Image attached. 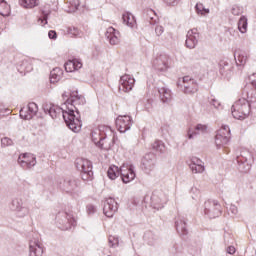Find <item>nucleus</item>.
<instances>
[{
	"label": "nucleus",
	"instance_id": "1",
	"mask_svg": "<svg viewBox=\"0 0 256 256\" xmlns=\"http://www.w3.org/2000/svg\"><path fill=\"white\" fill-rule=\"evenodd\" d=\"M44 111L53 119H57L62 115L67 127H69V129L74 133H79L83 127L82 121L76 120V123H73V115L69 114V108H67V105L65 104H62V107L50 104V106L46 107Z\"/></svg>",
	"mask_w": 256,
	"mask_h": 256
},
{
	"label": "nucleus",
	"instance_id": "2",
	"mask_svg": "<svg viewBox=\"0 0 256 256\" xmlns=\"http://www.w3.org/2000/svg\"><path fill=\"white\" fill-rule=\"evenodd\" d=\"M62 97L64 100L66 99L64 105H66L69 115H72L73 117L72 123H77V120L81 121V114H79V108L85 105V97L83 95H79V92L77 90L71 91L69 94H67V92H64L62 94Z\"/></svg>",
	"mask_w": 256,
	"mask_h": 256
},
{
	"label": "nucleus",
	"instance_id": "3",
	"mask_svg": "<svg viewBox=\"0 0 256 256\" xmlns=\"http://www.w3.org/2000/svg\"><path fill=\"white\" fill-rule=\"evenodd\" d=\"M107 175L112 181L121 175L123 183H131L135 179V170L133 169V165H123L120 169L117 166H110Z\"/></svg>",
	"mask_w": 256,
	"mask_h": 256
},
{
	"label": "nucleus",
	"instance_id": "4",
	"mask_svg": "<svg viewBox=\"0 0 256 256\" xmlns=\"http://www.w3.org/2000/svg\"><path fill=\"white\" fill-rule=\"evenodd\" d=\"M231 111L234 119H247L251 113V104L245 98L239 99L232 105Z\"/></svg>",
	"mask_w": 256,
	"mask_h": 256
},
{
	"label": "nucleus",
	"instance_id": "5",
	"mask_svg": "<svg viewBox=\"0 0 256 256\" xmlns=\"http://www.w3.org/2000/svg\"><path fill=\"white\" fill-rule=\"evenodd\" d=\"M75 165L80 171L83 181H91L93 179V163L91 161L85 158H77Z\"/></svg>",
	"mask_w": 256,
	"mask_h": 256
},
{
	"label": "nucleus",
	"instance_id": "6",
	"mask_svg": "<svg viewBox=\"0 0 256 256\" xmlns=\"http://www.w3.org/2000/svg\"><path fill=\"white\" fill-rule=\"evenodd\" d=\"M56 225L62 231H67L68 229H71V227H75V225H77V221H75V218H73L71 214L62 211L58 212L56 215Z\"/></svg>",
	"mask_w": 256,
	"mask_h": 256
},
{
	"label": "nucleus",
	"instance_id": "7",
	"mask_svg": "<svg viewBox=\"0 0 256 256\" xmlns=\"http://www.w3.org/2000/svg\"><path fill=\"white\" fill-rule=\"evenodd\" d=\"M177 86L181 87L183 93L186 95H193L199 91V85L195 81V79L190 76H184L177 81Z\"/></svg>",
	"mask_w": 256,
	"mask_h": 256
},
{
	"label": "nucleus",
	"instance_id": "8",
	"mask_svg": "<svg viewBox=\"0 0 256 256\" xmlns=\"http://www.w3.org/2000/svg\"><path fill=\"white\" fill-rule=\"evenodd\" d=\"M80 181L77 178H65L58 183L59 189L68 193V195H77L79 193Z\"/></svg>",
	"mask_w": 256,
	"mask_h": 256
},
{
	"label": "nucleus",
	"instance_id": "9",
	"mask_svg": "<svg viewBox=\"0 0 256 256\" xmlns=\"http://www.w3.org/2000/svg\"><path fill=\"white\" fill-rule=\"evenodd\" d=\"M221 204L217 200H207L204 203V215L209 219H215L221 215Z\"/></svg>",
	"mask_w": 256,
	"mask_h": 256
},
{
	"label": "nucleus",
	"instance_id": "10",
	"mask_svg": "<svg viewBox=\"0 0 256 256\" xmlns=\"http://www.w3.org/2000/svg\"><path fill=\"white\" fill-rule=\"evenodd\" d=\"M231 139V129L227 125H223L216 133L215 143L218 149L225 147Z\"/></svg>",
	"mask_w": 256,
	"mask_h": 256
},
{
	"label": "nucleus",
	"instance_id": "11",
	"mask_svg": "<svg viewBox=\"0 0 256 256\" xmlns=\"http://www.w3.org/2000/svg\"><path fill=\"white\" fill-rule=\"evenodd\" d=\"M253 159V156L251 155V152L249 150L244 149L241 150L240 154L236 156V161L239 165V169L241 171L247 172L249 169H251V160Z\"/></svg>",
	"mask_w": 256,
	"mask_h": 256
},
{
	"label": "nucleus",
	"instance_id": "12",
	"mask_svg": "<svg viewBox=\"0 0 256 256\" xmlns=\"http://www.w3.org/2000/svg\"><path fill=\"white\" fill-rule=\"evenodd\" d=\"M18 163L23 169H33L37 165V157L31 153H24L18 157Z\"/></svg>",
	"mask_w": 256,
	"mask_h": 256
},
{
	"label": "nucleus",
	"instance_id": "13",
	"mask_svg": "<svg viewBox=\"0 0 256 256\" xmlns=\"http://www.w3.org/2000/svg\"><path fill=\"white\" fill-rule=\"evenodd\" d=\"M38 111L39 106H37V104L34 102H30L26 107L21 108L20 117L21 119L30 121V119H33L35 115H37Z\"/></svg>",
	"mask_w": 256,
	"mask_h": 256
},
{
	"label": "nucleus",
	"instance_id": "14",
	"mask_svg": "<svg viewBox=\"0 0 256 256\" xmlns=\"http://www.w3.org/2000/svg\"><path fill=\"white\" fill-rule=\"evenodd\" d=\"M133 87H135V78H133V76L129 74L121 76L119 81V91L129 93V91H133Z\"/></svg>",
	"mask_w": 256,
	"mask_h": 256
},
{
	"label": "nucleus",
	"instance_id": "15",
	"mask_svg": "<svg viewBox=\"0 0 256 256\" xmlns=\"http://www.w3.org/2000/svg\"><path fill=\"white\" fill-rule=\"evenodd\" d=\"M132 125L133 119L129 115L118 116L116 119V127L120 133H127Z\"/></svg>",
	"mask_w": 256,
	"mask_h": 256
},
{
	"label": "nucleus",
	"instance_id": "16",
	"mask_svg": "<svg viewBox=\"0 0 256 256\" xmlns=\"http://www.w3.org/2000/svg\"><path fill=\"white\" fill-rule=\"evenodd\" d=\"M152 65L156 71L165 72L167 69H169V56L165 54H161L157 56L153 62Z\"/></svg>",
	"mask_w": 256,
	"mask_h": 256
},
{
	"label": "nucleus",
	"instance_id": "17",
	"mask_svg": "<svg viewBox=\"0 0 256 256\" xmlns=\"http://www.w3.org/2000/svg\"><path fill=\"white\" fill-rule=\"evenodd\" d=\"M11 209L12 211L16 212L18 217L21 218L27 217V215H29V208L27 206H23V200L19 198L12 200Z\"/></svg>",
	"mask_w": 256,
	"mask_h": 256
},
{
	"label": "nucleus",
	"instance_id": "18",
	"mask_svg": "<svg viewBox=\"0 0 256 256\" xmlns=\"http://www.w3.org/2000/svg\"><path fill=\"white\" fill-rule=\"evenodd\" d=\"M119 209V204L114 198H108L104 201L103 213L106 217H113Z\"/></svg>",
	"mask_w": 256,
	"mask_h": 256
},
{
	"label": "nucleus",
	"instance_id": "19",
	"mask_svg": "<svg viewBox=\"0 0 256 256\" xmlns=\"http://www.w3.org/2000/svg\"><path fill=\"white\" fill-rule=\"evenodd\" d=\"M197 43H199V31L194 28L187 32L186 47L188 49H195V47H197Z\"/></svg>",
	"mask_w": 256,
	"mask_h": 256
},
{
	"label": "nucleus",
	"instance_id": "20",
	"mask_svg": "<svg viewBox=\"0 0 256 256\" xmlns=\"http://www.w3.org/2000/svg\"><path fill=\"white\" fill-rule=\"evenodd\" d=\"M142 169L146 173H151L155 169V154L148 153L142 159Z\"/></svg>",
	"mask_w": 256,
	"mask_h": 256
},
{
	"label": "nucleus",
	"instance_id": "21",
	"mask_svg": "<svg viewBox=\"0 0 256 256\" xmlns=\"http://www.w3.org/2000/svg\"><path fill=\"white\" fill-rule=\"evenodd\" d=\"M165 205V195L163 193L154 192L151 196V206L153 209H163Z\"/></svg>",
	"mask_w": 256,
	"mask_h": 256
},
{
	"label": "nucleus",
	"instance_id": "22",
	"mask_svg": "<svg viewBox=\"0 0 256 256\" xmlns=\"http://www.w3.org/2000/svg\"><path fill=\"white\" fill-rule=\"evenodd\" d=\"M105 37L109 41L110 45H118L121 34L115 28L109 27L106 30Z\"/></svg>",
	"mask_w": 256,
	"mask_h": 256
},
{
	"label": "nucleus",
	"instance_id": "23",
	"mask_svg": "<svg viewBox=\"0 0 256 256\" xmlns=\"http://www.w3.org/2000/svg\"><path fill=\"white\" fill-rule=\"evenodd\" d=\"M29 256H43V245L39 240H31L29 243Z\"/></svg>",
	"mask_w": 256,
	"mask_h": 256
},
{
	"label": "nucleus",
	"instance_id": "24",
	"mask_svg": "<svg viewBox=\"0 0 256 256\" xmlns=\"http://www.w3.org/2000/svg\"><path fill=\"white\" fill-rule=\"evenodd\" d=\"M159 99L163 103H171L173 100V94L171 93V89L167 88V86L158 87Z\"/></svg>",
	"mask_w": 256,
	"mask_h": 256
},
{
	"label": "nucleus",
	"instance_id": "25",
	"mask_svg": "<svg viewBox=\"0 0 256 256\" xmlns=\"http://www.w3.org/2000/svg\"><path fill=\"white\" fill-rule=\"evenodd\" d=\"M64 67L67 73H73V71H79V69L83 67V62H81V60L78 58H74L72 60H68Z\"/></svg>",
	"mask_w": 256,
	"mask_h": 256
},
{
	"label": "nucleus",
	"instance_id": "26",
	"mask_svg": "<svg viewBox=\"0 0 256 256\" xmlns=\"http://www.w3.org/2000/svg\"><path fill=\"white\" fill-rule=\"evenodd\" d=\"M207 133V125L204 124H197L193 129H189L187 132L188 139H195L198 135H204Z\"/></svg>",
	"mask_w": 256,
	"mask_h": 256
},
{
	"label": "nucleus",
	"instance_id": "27",
	"mask_svg": "<svg viewBox=\"0 0 256 256\" xmlns=\"http://www.w3.org/2000/svg\"><path fill=\"white\" fill-rule=\"evenodd\" d=\"M113 145H115L114 138H109L105 134L102 138H100V141L98 142V147L100 149H104L105 151H109Z\"/></svg>",
	"mask_w": 256,
	"mask_h": 256
},
{
	"label": "nucleus",
	"instance_id": "28",
	"mask_svg": "<svg viewBox=\"0 0 256 256\" xmlns=\"http://www.w3.org/2000/svg\"><path fill=\"white\" fill-rule=\"evenodd\" d=\"M175 227L179 235H187V222L183 216H178L176 218Z\"/></svg>",
	"mask_w": 256,
	"mask_h": 256
},
{
	"label": "nucleus",
	"instance_id": "29",
	"mask_svg": "<svg viewBox=\"0 0 256 256\" xmlns=\"http://www.w3.org/2000/svg\"><path fill=\"white\" fill-rule=\"evenodd\" d=\"M122 19L124 25L130 27V29H137V20H135V16H133V14H131L130 12H125L122 15Z\"/></svg>",
	"mask_w": 256,
	"mask_h": 256
},
{
	"label": "nucleus",
	"instance_id": "30",
	"mask_svg": "<svg viewBox=\"0 0 256 256\" xmlns=\"http://www.w3.org/2000/svg\"><path fill=\"white\" fill-rule=\"evenodd\" d=\"M63 79V71L61 68H54L50 72V83H59Z\"/></svg>",
	"mask_w": 256,
	"mask_h": 256
},
{
	"label": "nucleus",
	"instance_id": "31",
	"mask_svg": "<svg viewBox=\"0 0 256 256\" xmlns=\"http://www.w3.org/2000/svg\"><path fill=\"white\" fill-rule=\"evenodd\" d=\"M233 68L229 66V64H220V75L225 77V79H231V75H233Z\"/></svg>",
	"mask_w": 256,
	"mask_h": 256
},
{
	"label": "nucleus",
	"instance_id": "32",
	"mask_svg": "<svg viewBox=\"0 0 256 256\" xmlns=\"http://www.w3.org/2000/svg\"><path fill=\"white\" fill-rule=\"evenodd\" d=\"M80 5L81 2L79 0H70L66 3L67 13H75V11H79Z\"/></svg>",
	"mask_w": 256,
	"mask_h": 256
},
{
	"label": "nucleus",
	"instance_id": "33",
	"mask_svg": "<svg viewBox=\"0 0 256 256\" xmlns=\"http://www.w3.org/2000/svg\"><path fill=\"white\" fill-rule=\"evenodd\" d=\"M19 73H21L22 75L25 73H29L30 71H33V66H31V63H29V61L24 60L21 62L20 65H18L17 67Z\"/></svg>",
	"mask_w": 256,
	"mask_h": 256
},
{
	"label": "nucleus",
	"instance_id": "34",
	"mask_svg": "<svg viewBox=\"0 0 256 256\" xmlns=\"http://www.w3.org/2000/svg\"><path fill=\"white\" fill-rule=\"evenodd\" d=\"M0 15H2V17H9V15H11V6H9L5 0H2L0 3Z\"/></svg>",
	"mask_w": 256,
	"mask_h": 256
},
{
	"label": "nucleus",
	"instance_id": "35",
	"mask_svg": "<svg viewBox=\"0 0 256 256\" xmlns=\"http://www.w3.org/2000/svg\"><path fill=\"white\" fill-rule=\"evenodd\" d=\"M146 19L150 25H155V23L159 21V17H157V13H155L153 9H148L146 11Z\"/></svg>",
	"mask_w": 256,
	"mask_h": 256
},
{
	"label": "nucleus",
	"instance_id": "36",
	"mask_svg": "<svg viewBox=\"0 0 256 256\" xmlns=\"http://www.w3.org/2000/svg\"><path fill=\"white\" fill-rule=\"evenodd\" d=\"M19 4L25 9H33L39 5V0H19Z\"/></svg>",
	"mask_w": 256,
	"mask_h": 256
},
{
	"label": "nucleus",
	"instance_id": "37",
	"mask_svg": "<svg viewBox=\"0 0 256 256\" xmlns=\"http://www.w3.org/2000/svg\"><path fill=\"white\" fill-rule=\"evenodd\" d=\"M195 11H196L197 15H202V16L209 15V13H210L209 8H205V5H203V3H201V2H198L195 5Z\"/></svg>",
	"mask_w": 256,
	"mask_h": 256
},
{
	"label": "nucleus",
	"instance_id": "38",
	"mask_svg": "<svg viewBox=\"0 0 256 256\" xmlns=\"http://www.w3.org/2000/svg\"><path fill=\"white\" fill-rule=\"evenodd\" d=\"M152 149L154 151H158V153H165V143H163L161 140H156L152 144Z\"/></svg>",
	"mask_w": 256,
	"mask_h": 256
},
{
	"label": "nucleus",
	"instance_id": "39",
	"mask_svg": "<svg viewBox=\"0 0 256 256\" xmlns=\"http://www.w3.org/2000/svg\"><path fill=\"white\" fill-rule=\"evenodd\" d=\"M238 30L240 33H247V17L242 16L238 21Z\"/></svg>",
	"mask_w": 256,
	"mask_h": 256
},
{
	"label": "nucleus",
	"instance_id": "40",
	"mask_svg": "<svg viewBox=\"0 0 256 256\" xmlns=\"http://www.w3.org/2000/svg\"><path fill=\"white\" fill-rule=\"evenodd\" d=\"M235 61L239 66L245 65V63H247V54H245V52L238 53L237 56H235Z\"/></svg>",
	"mask_w": 256,
	"mask_h": 256
},
{
	"label": "nucleus",
	"instance_id": "41",
	"mask_svg": "<svg viewBox=\"0 0 256 256\" xmlns=\"http://www.w3.org/2000/svg\"><path fill=\"white\" fill-rule=\"evenodd\" d=\"M105 134H101V130L93 131L92 132V141L93 143H95V145H97V147H99V141H101V139H103Z\"/></svg>",
	"mask_w": 256,
	"mask_h": 256
},
{
	"label": "nucleus",
	"instance_id": "42",
	"mask_svg": "<svg viewBox=\"0 0 256 256\" xmlns=\"http://www.w3.org/2000/svg\"><path fill=\"white\" fill-rule=\"evenodd\" d=\"M67 33L68 35H72V37H81L82 35L81 30L75 26L68 27Z\"/></svg>",
	"mask_w": 256,
	"mask_h": 256
},
{
	"label": "nucleus",
	"instance_id": "43",
	"mask_svg": "<svg viewBox=\"0 0 256 256\" xmlns=\"http://www.w3.org/2000/svg\"><path fill=\"white\" fill-rule=\"evenodd\" d=\"M49 15H51V10L42 11V18L39 19L42 26L47 25V19H49Z\"/></svg>",
	"mask_w": 256,
	"mask_h": 256
},
{
	"label": "nucleus",
	"instance_id": "44",
	"mask_svg": "<svg viewBox=\"0 0 256 256\" xmlns=\"http://www.w3.org/2000/svg\"><path fill=\"white\" fill-rule=\"evenodd\" d=\"M108 245L109 247H119V237L117 236H109L108 238Z\"/></svg>",
	"mask_w": 256,
	"mask_h": 256
},
{
	"label": "nucleus",
	"instance_id": "45",
	"mask_svg": "<svg viewBox=\"0 0 256 256\" xmlns=\"http://www.w3.org/2000/svg\"><path fill=\"white\" fill-rule=\"evenodd\" d=\"M231 13H232V15L239 17V15H241L243 13V7L234 5L231 8Z\"/></svg>",
	"mask_w": 256,
	"mask_h": 256
},
{
	"label": "nucleus",
	"instance_id": "46",
	"mask_svg": "<svg viewBox=\"0 0 256 256\" xmlns=\"http://www.w3.org/2000/svg\"><path fill=\"white\" fill-rule=\"evenodd\" d=\"M189 167L193 173H204L205 172V165H198V166L189 165Z\"/></svg>",
	"mask_w": 256,
	"mask_h": 256
},
{
	"label": "nucleus",
	"instance_id": "47",
	"mask_svg": "<svg viewBox=\"0 0 256 256\" xmlns=\"http://www.w3.org/2000/svg\"><path fill=\"white\" fill-rule=\"evenodd\" d=\"M239 213V209L237 208V206L231 204L228 207V215H231L232 217H235V215H237Z\"/></svg>",
	"mask_w": 256,
	"mask_h": 256
},
{
	"label": "nucleus",
	"instance_id": "48",
	"mask_svg": "<svg viewBox=\"0 0 256 256\" xmlns=\"http://www.w3.org/2000/svg\"><path fill=\"white\" fill-rule=\"evenodd\" d=\"M1 145L2 147H11V145H13V140L8 137H4L1 139Z\"/></svg>",
	"mask_w": 256,
	"mask_h": 256
},
{
	"label": "nucleus",
	"instance_id": "49",
	"mask_svg": "<svg viewBox=\"0 0 256 256\" xmlns=\"http://www.w3.org/2000/svg\"><path fill=\"white\" fill-rule=\"evenodd\" d=\"M209 103L214 107V109H219V107H221V102L215 98H210Z\"/></svg>",
	"mask_w": 256,
	"mask_h": 256
},
{
	"label": "nucleus",
	"instance_id": "50",
	"mask_svg": "<svg viewBox=\"0 0 256 256\" xmlns=\"http://www.w3.org/2000/svg\"><path fill=\"white\" fill-rule=\"evenodd\" d=\"M189 165H194V166H198V165H205V163H203V160L197 158V157H193L191 159V162Z\"/></svg>",
	"mask_w": 256,
	"mask_h": 256
},
{
	"label": "nucleus",
	"instance_id": "51",
	"mask_svg": "<svg viewBox=\"0 0 256 256\" xmlns=\"http://www.w3.org/2000/svg\"><path fill=\"white\" fill-rule=\"evenodd\" d=\"M165 32V28L161 25H157L155 27V33L157 35V37H161V35H163V33Z\"/></svg>",
	"mask_w": 256,
	"mask_h": 256
},
{
	"label": "nucleus",
	"instance_id": "52",
	"mask_svg": "<svg viewBox=\"0 0 256 256\" xmlns=\"http://www.w3.org/2000/svg\"><path fill=\"white\" fill-rule=\"evenodd\" d=\"M248 103L251 105V103H256V92H252L250 95L248 94Z\"/></svg>",
	"mask_w": 256,
	"mask_h": 256
},
{
	"label": "nucleus",
	"instance_id": "53",
	"mask_svg": "<svg viewBox=\"0 0 256 256\" xmlns=\"http://www.w3.org/2000/svg\"><path fill=\"white\" fill-rule=\"evenodd\" d=\"M166 5H169L170 7H175V5H178L179 0H163Z\"/></svg>",
	"mask_w": 256,
	"mask_h": 256
},
{
	"label": "nucleus",
	"instance_id": "54",
	"mask_svg": "<svg viewBox=\"0 0 256 256\" xmlns=\"http://www.w3.org/2000/svg\"><path fill=\"white\" fill-rule=\"evenodd\" d=\"M95 211H96V208L92 204H89L87 206V213H88V215H93V213H95Z\"/></svg>",
	"mask_w": 256,
	"mask_h": 256
},
{
	"label": "nucleus",
	"instance_id": "55",
	"mask_svg": "<svg viewBox=\"0 0 256 256\" xmlns=\"http://www.w3.org/2000/svg\"><path fill=\"white\" fill-rule=\"evenodd\" d=\"M48 37L49 39H57V32H55V30H50L48 32Z\"/></svg>",
	"mask_w": 256,
	"mask_h": 256
},
{
	"label": "nucleus",
	"instance_id": "56",
	"mask_svg": "<svg viewBox=\"0 0 256 256\" xmlns=\"http://www.w3.org/2000/svg\"><path fill=\"white\" fill-rule=\"evenodd\" d=\"M226 251H227V253H228L229 255H235V251H236L235 246H229V247L226 249Z\"/></svg>",
	"mask_w": 256,
	"mask_h": 256
},
{
	"label": "nucleus",
	"instance_id": "57",
	"mask_svg": "<svg viewBox=\"0 0 256 256\" xmlns=\"http://www.w3.org/2000/svg\"><path fill=\"white\" fill-rule=\"evenodd\" d=\"M144 237H145V239H151V237H152V239H157L156 236L153 237V232L145 233Z\"/></svg>",
	"mask_w": 256,
	"mask_h": 256
},
{
	"label": "nucleus",
	"instance_id": "58",
	"mask_svg": "<svg viewBox=\"0 0 256 256\" xmlns=\"http://www.w3.org/2000/svg\"><path fill=\"white\" fill-rule=\"evenodd\" d=\"M191 192H192V193H199V190H197V188L193 187V188L191 189Z\"/></svg>",
	"mask_w": 256,
	"mask_h": 256
}]
</instances>
